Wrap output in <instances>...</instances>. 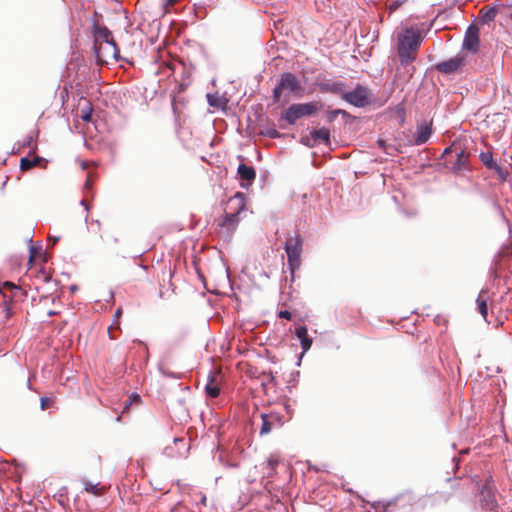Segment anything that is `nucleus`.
Listing matches in <instances>:
<instances>
[{
	"mask_svg": "<svg viewBox=\"0 0 512 512\" xmlns=\"http://www.w3.org/2000/svg\"><path fill=\"white\" fill-rule=\"evenodd\" d=\"M205 391L211 398H216L220 393V388L216 382V376L213 373L208 375V382L205 386Z\"/></svg>",
	"mask_w": 512,
	"mask_h": 512,
	"instance_id": "obj_16",
	"label": "nucleus"
},
{
	"mask_svg": "<svg viewBox=\"0 0 512 512\" xmlns=\"http://www.w3.org/2000/svg\"><path fill=\"white\" fill-rule=\"evenodd\" d=\"M237 173L242 181H246V184H241V187L247 188L252 184L256 177V171L252 166L246 164H240L237 169Z\"/></svg>",
	"mask_w": 512,
	"mask_h": 512,
	"instance_id": "obj_12",
	"label": "nucleus"
},
{
	"mask_svg": "<svg viewBox=\"0 0 512 512\" xmlns=\"http://www.w3.org/2000/svg\"><path fill=\"white\" fill-rule=\"evenodd\" d=\"M177 2L178 0H165V7L168 8L169 6H173Z\"/></svg>",
	"mask_w": 512,
	"mask_h": 512,
	"instance_id": "obj_35",
	"label": "nucleus"
},
{
	"mask_svg": "<svg viewBox=\"0 0 512 512\" xmlns=\"http://www.w3.org/2000/svg\"><path fill=\"white\" fill-rule=\"evenodd\" d=\"M49 405H50V400L46 397H42L41 398V409L45 410L49 407Z\"/></svg>",
	"mask_w": 512,
	"mask_h": 512,
	"instance_id": "obj_34",
	"label": "nucleus"
},
{
	"mask_svg": "<svg viewBox=\"0 0 512 512\" xmlns=\"http://www.w3.org/2000/svg\"><path fill=\"white\" fill-rule=\"evenodd\" d=\"M79 117L84 122H89L91 120V117H92V106H91V104L89 102H87V101L85 102V105L80 110Z\"/></svg>",
	"mask_w": 512,
	"mask_h": 512,
	"instance_id": "obj_24",
	"label": "nucleus"
},
{
	"mask_svg": "<svg viewBox=\"0 0 512 512\" xmlns=\"http://www.w3.org/2000/svg\"><path fill=\"white\" fill-rule=\"evenodd\" d=\"M377 144H378V146H379L380 148H383V149L385 148V141H384V140H378V141H377Z\"/></svg>",
	"mask_w": 512,
	"mask_h": 512,
	"instance_id": "obj_37",
	"label": "nucleus"
},
{
	"mask_svg": "<svg viewBox=\"0 0 512 512\" xmlns=\"http://www.w3.org/2000/svg\"><path fill=\"white\" fill-rule=\"evenodd\" d=\"M318 109V102L292 104L284 111L282 119L287 121L290 125H293L298 119L315 114Z\"/></svg>",
	"mask_w": 512,
	"mask_h": 512,
	"instance_id": "obj_5",
	"label": "nucleus"
},
{
	"mask_svg": "<svg viewBox=\"0 0 512 512\" xmlns=\"http://www.w3.org/2000/svg\"><path fill=\"white\" fill-rule=\"evenodd\" d=\"M398 6H399V4H398L397 2H395V3H393V4L390 6V8H389V9H390V11L392 12V11L396 10Z\"/></svg>",
	"mask_w": 512,
	"mask_h": 512,
	"instance_id": "obj_36",
	"label": "nucleus"
},
{
	"mask_svg": "<svg viewBox=\"0 0 512 512\" xmlns=\"http://www.w3.org/2000/svg\"><path fill=\"white\" fill-rule=\"evenodd\" d=\"M312 138L316 142L328 144L330 142V131L327 128H320L311 132Z\"/></svg>",
	"mask_w": 512,
	"mask_h": 512,
	"instance_id": "obj_18",
	"label": "nucleus"
},
{
	"mask_svg": "<svg viewBox=\"0 0 512 512\" xmlns=\"http://www.w3.org/2000/svg\"><path fill=\"white\" fill-rule=\"evenodd\" d=\"M480 38L479 28L475 25H470L466 30L465 37L463 40V49L476 53L479 49Z\"/></svg>",
	"mask_w": 512,
	"mask_h": 512,
	"instance_id": "obj_9",
	"label": "nucleus"
},
{
	"mask_svg": "<svg viewBox=\"0 0 512 512\" xmlns=\"http://www.w3.org/2000/svg\"><path fill=\"white\" fill-rule=\"evenodd\" d=\"M295 334L300 340L301 348L303 352H307L312 345V339L308 336L306 326H299L296 328Z\"/></svg>",
	"mask_w": 512,
	"mask_h": 512,
	"instance_id": "obj_15",
	"label": "nucleus"
},
{
	"mask_svg": "<svg viewBox=\"0 0 512 512\" xmlns=\"http://www.w3.org/2000/svg\"><path fill=\"white\" fill-rule=\"evenodd\" d=\"M444 153H445V154H448V153L450 154V153H452V152H451L450 148H446V149H445V151H444Z\"/></svg>",
	"mask_w": 512,
	"mask_h": 512,
	"instance_id": "obj_40",
	"label": "nucleus"
},
{
	"mask_svg": "<svg viewBox=\"0 0 512 512\" xmlns=\"http://www.w3.org/2000/svg\"><path fill=\"white\" fill-rule=\"evenodd\" d=\"M303 242V237L298 231L289 234L285 241L284 248L287 254V264L292 276L301 265Z\"/></svg>",
	"mask_w": 512,
	"mask_h": 512,
	"instance_id": "obj_2",
	"label": "nucleus"
},
{
	"mask_svg": "<svg viewBox=\"0 0 512 512\" xmlns=\"http://www.w3.org/2000/svg\"><path fill=\"white\" fill-rule=\"evenodd\" d=\"M262 425L260 428V435L269 434L273 428L282 426L283 422L281 416L276 413L261 414Z\"/></svg>",
	"mask_w": 512,
	"mask_h": 512,
	"instance_id": "obj_10",
	"label": "nucleus"
},
{
	"mask_svg": "<svg viewBox=\"0 0 512 512\" xmlns=\"http://www.w3.org/2000/svg\"><path fill=\"white\" fill-rule=\"evenodd\" d=\"M85 490L87 492H90L94 495H99L100 494V489L98 488L97 484H92V483H87L86 486H85Z\"/></svg>",
	"mask_w": 512,
	"mask_h": 512,
	"instance_id": "obj_29",
	"label": "nucleus"
},
{
	"mask_svg": "<svg viewBox=\"0 0 512 512\" xmlns=\"http://www.w3.org/2000/svg\"><path fill=\"white\" fill-rule=\"evenodd\" d=\"M54 314H55V313H54L53 311H50V312L48 313V315H49V316H52V315H54Z\"/></svg>",
	"mask_w": 512,
	"mask_h": 512,
	"instance_id": "obj_41",
	"label": "nucleus"
},
{
	"mask_svg": "<svg viewBox=\"0 0 512 512\" xmlns=\"http://www.w3.org/2000/svg\"><path fill=\"white\" fill-rule=\"evenodd\" d=\"M339 114L346 115L347 112L345 110H342V109L333 110V111L328 113V116H327L328 121L332 122L336 117H338Z\"/></svg>",
	"mask_w": 512,
	"mask_h": 512,
	"instance_id": "obj_28",
	"label": "nucleus"
},
{
	"mask_svg": "<svg viewBox=\"0 0 512 512\" xmlns=\"http://www.w3.org/2000/svg\"><path fill=\"white\" fill-rule=\"evenodd\" d=\"M27 241L29 242V262H33L34 259L40 255L42 247L40 244L34 245L32 244V238H28Z\"/></svg>",
	"mask_w": 512,
	"mask_h": 512,
	"instance_id": "obj_23",
	"label": "nucleus"
},
{
	"mask_svg": "<svg viewBox=\"0 0 512 512\" xmlns=\"http://www.w3.org/2000/svg\"><path fill=\"white\" fill-rule=\"evenodd\" d=\"M485 502L486 507L490 510H494L497 507V502L494 496L490 494V491H488L487 495L485 496Z\"/></svg>",
	"mask_w": 512,
	"mask_h": 512,
	"instance_id": "obj_26",
	"label": "nucleus"
},
{
	"mask_svg": "<svg viewBox=\"0 0 512 512\" xmlns=\"http://www.w3.org/2000/svg\"><path fill=\"white\" fill-rule=\"evenodd\" d=\"M420 36L413 30H406L398 35V55L402 64L406 65L416 58L420 46Z\"/></svg>",
	"mask_w": 512,
	"mask_h": 512,
	"instance_id": "obj_1",
	"label": "nucleus"
},
{
	"mask_svg": "<svg viewBox=\"0 0 512 512\" xmlns=\"http://www.w3.org/2000/svg\"><path fill=\"white\" fill-rule=\"evenodd\" d=\"M466 63V56L460 52L456 56L442 61L436 65V69L444 74H451L461 70Z\"/></svg>",
	"mask_w": 512,
	"mask_h": 512,
	"instance_id": "obj_8",
	"label": "nucleus"
},
{
	"mask_svg": "<svg viewBox=\"0 0 512 512\" xmlns=\"http://www.w3.org/2000/svg\"><path fill=\"white\" fill-rule=\"evenodd\" d=\"M486 293L487 292L485 290H481V292L479 293V296L476 300L477 305H478V310L484 318H486L487 313H488Z\"/></svg>",
	"mask_w": 512,
	"mask_h": 512,
	"instance_id": "obj_19",
	"label": "nucleus"
},
{
	"mask_svg": "<svg viewBox=\"0 0 512 512\" xmlns=\"http://www.w3.org/2000/svg\"><path fill=\"white\" fill-rule=\"evenodd\" d=\"M249 210L246 207L245 196L241 192H237L231 197L226 205V218L230 224L238 223L246 219Z\"/></svg>",
	"mask_w": 512,
	"mask_h": 512,
	"instance_id": "obj_4",
	"label": "nucleus"
},
{
	"mask_svg": "<svg viewBox=\"0 0 512 512\" xmlns=\"http://www.w3.org/2000/svg\"><path fill=\"white\" fill-rule=\"evenodd\" d=\"M480 160L489 169H494L497 163L493 159V155L490 152H482L480 154Z\"/></svg>",
	"mask_w": 512,
	"mask_h": 512,
	"instance_id": "obj_22",
	"label": "nucleus"
},
{
	"mask_svg": "<svg viewBox=\"0 0 512 512\" xmlns=\"http://www.w3.org/2000/svg\"><path fill=\"white\" fill-rule=\"evenodd\" d=\"M95 56L97 63L100 65L109 64L118 60L119 49L115 41L99 43L98 46L94 47Z\"/></svg>",
	"mask_w": 512,
	"mask_h": 512,
	"instance_id": "obj_6",
	"label": "nucleus"
},
{
	"mask_svg": "<svg viewBox=\"0 0 512 512\" xmlns=\"http://www.w3.org/2000/svg\"><path fill=\"white\" fill-rule=\"evenodd\" d=\"M321 92L337 94L343 99V94L346 92V86L341 81L327 80L319 83Z\"/></svg>",
	"mask_w": 512,
	"mask_h": 512,
	"instance_id": "obj_11",
	"label": "nucleus"
},
{
	"mask_svg": "<svg viewBox=\"0 0 512 512\" xmlns=\"http://www.w3.org/2000/svg\"><path fill=\"white\" fill-rule=\"evenodd\" d=\"M112 33L105 26L95 25L94 27V47L99 43L113 41Z\"/></svg>",
	"mask_w": 512,
	"mask_h": 512,
	"instance_id": "obj_14",
	"label": "nucleus"
},
{
	"mask_svg": "<svg viewBox=\"0 0 512 512\" xmlns=\"http://www.w3.org/2000/svg\"><path fill=\"white\" fill-rule=\"evenodd\" d=\"M278 317H279V318H283V319L290 320V319H291V317H292V314H291V312H289L288 310H281V311L278 313Z\"/></svg>",
	"mask_w": 512,
	"mask_h": 512,
	"instance_id": "obj_33",
	"label": "nucleus"
},
{
	"mask_svg": "<svg viewBox=\"0 0 512 512\" xmlns=\"http://www.w3.org/2000/svg\"><path fill=\"white\" fill-rule=\"evenodd\" d=\"M432 134V121L429 123L423 122L417 127V134L415 137V144L422 145L428 141Z\"/></svg>",
	"mask_w": 512,
	"mask_h": 512,
	"instance_id": "obj_13",
	"label": "nucleus"
},
{
	"mask_svg": "<svg viewBox=\"0 0 512 512\" xmlns=\"http://www.w3.org/2000/svg\"><path fill=\"white\" fill-rule=\"evenodd\" d=\"M369 97V90L360 84H358L353 91H346L345 94H343V100L356 107H364L369 104Z\"/></svg>",
	"mask_w": 512,
	"mask_h": 512,
	"instance_id": "obj_7",
	"label": "nucleus"
},
{
	"mask_svg": "<svg viewBox=\"0 0 512 512\" xmlns=\"http://www.w3.org/2000/svg\"><path fill=\"white\" fill-rule=\"evenodd\" d=\"M207 100L210 106L212 107H220L221 106V99L212 94H207Z\"/></svg>",
	"mask_w": 512,
	"mask_h": 512,
	"instance_id": "obj_27",
	"label": "nucleus"
},
{
	"mask_svg": "<svg viewBox=\"0 0 512 512\" xmlns=\"http://www.w3.org/2000/svg\"><path fill=\"white\" fill-rule=\"evenodd\" d=\"M44 159L40 156H34L32 159H29L28 157H23L20 160V169L22 171H28L31 168L40 165Z\"/></svg>",
	"mask_w": 512,
	"mask_h": 512,
	"instance_id": "obj_17",
	"label": "nucleus"
},
{
	"mask_svg": "<svg viewBox=\"0 0 512 512\" xmlns=\"http://www.w3.org/2000/svg\"><path fill=\"white\" fill-rule=\"evenodd\" d=\"M456 161L455 163L453 164V170L457 171V170H460L462 167L465 166L466 164V161L468 159V155L463 151H459V152H456Z\"/></svg>",
	"mask_w": 512,
	"mask_h": 512,
	"instance_id": "obj_21",
	"label": "nucleus"
},
{
	"mask_svg": "<svg viewBox=\"0 0 512 512\" xmlns=\"http://www.w3.org/2000/svg\"><path fill=\"white\" fill-rule=\"evenodd\" d=\"M97 178V174L95 172H89L87 175V179L84 184V190L86 192L91 191L93 187V183L95 179Z\"/></svg>",
	"mask_w": 512,
	"mask_h": 512,
	"instance_id": "obj_25",
	"label": "nucleus"
},
{
	"mask_svg": "<svg viewBox=\"0 0 512 512\" xmlns=\"http://www.w3.org/2000/svg\"><path fill=\"white\" fill-rule=\"evenodd\" d=\"M495 170V172L498 174V176L502 179V180H505L507 175H508V172L506 170H504L501 166H499L498 164L495 166V168L493 169Z\"/></svg>",
	"mask_w": 512,
	"mask_h": 512,
	"instance_id": "obj_30",
	"label": "nucleus"
},
{
	"mask_svg": "<svg viewBox=\"0 0 512 512\" xmlns=\"http://www.w3.org/2000/svg\"><path fill=\"white\" fill-rule=\"evenodd\" d=\"M89 166H90V163H88V162L84 161V162L81 163V167H82L83 170L87 169Z\"/></svg>",
	"mask_w": 512,
	"mask_h": 512,
	"instance_id": "obj_38",
	"label": "nucleus"
},
{
	"mask_svg": "<svg viewBox=\"0 0 512 512\" xmlns=\"http://www.w3.org/2000/svg\"><path fill=\"white\" fill-rule=\"evenodd\" d=\"M159 370L164 376L170 378H179V376L176 373L168 371L163 365L159 366Z\"/></svg>",
	"mask_w": 512,
	"mask_h": 512,
	"instance_id": "obj_31",
	"label": "nucleus"
},
{
	"mask_svg": "<svg viewBox=\"0 0 512 512\" xmlns=\"http://www.w3.org/2000/svg\"><path fill=\"white\" fill-rule=\"evenodd\" d=\"M496 16V10L494 8H491L489 9L485 14H484V18L488 21H492L494 20Z\"/></svg>",
	"mask_w": 512,
	"mask_h": 512,
	"instance_id": "obj_32",
	"label": "nucleus"
},
{
	"mask_svg": "<svg viewBox=\"0 0 512 512\" xmlns=\"http://www.w3.org/2000/svg\"><path fill=\"white\" fill-rule=\"evenodd\" d=\"M284 90L293 93L296 97H302L304 88L298 78L290 72H284L281 74L280 79L276 87L273 89V102L278 103L281 99V94Z\"/></svg>",
	"mask_w": 512,
	"mask_h": 512,
	"instance_id": "obj_3",
	"label": "nucleus"
},
{
	"mask_svg": "<svg viewBox=\"0 0 512 512\" xmlns=\"http://www.w3.org/2000/svg\"><path fill=\"white\" fill-rule=\"evenodd\" d=\"M119 315H121V310L118 309L116 312H115V316L118 317Z\"/></svg>",
	"mask_w": 512,
	"mask_h": 512,
	"instance_id": "obj_39",
	"label": "nucleus"
},
{
	"mask_svg": "<svg viewBox=\"0 0 512 512\" xmlns=\"http://www.w3.org/2000/svg\"><path fill=\"white\" fill-rule=\"evenodd\" d=\"M280 457L277 453H272L267 458V461L265 462L266 467L269 469L267 472V477H271L274 474L275 467L279 464Z\"/></svg>",
	"mask_w": 512,
	"mask_h": 512,
	"instance_id": "obj_20",
	"label": "nucleus"
}]
</instances>
